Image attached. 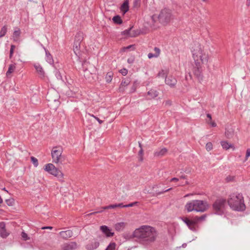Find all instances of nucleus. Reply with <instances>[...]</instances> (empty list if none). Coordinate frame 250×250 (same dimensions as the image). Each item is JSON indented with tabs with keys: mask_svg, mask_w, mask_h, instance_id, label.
<instances>
[{
	"mask_svg": "<svg viewBox=\"0 0 250 250\" xmlns=\"http://www.w3.org/2000/svg\"><path fill=\"white\" fill-rule=\"evenodd\" d=\"M192 58L194 61V66L193 67V73L198 80L202 83L205 82L203 74L202 65H207L209 60V56L203 49L202 46L197 44L192 50Z\"/></svg>",
	"mask_w": 250,
	"mask_h": 250,
	"instance_id": "1",
	"label": "nucleus"
},
{
	"mask_svg": "<svg viewBox=\"0 0 250 250\" xmlns=\"http://www.w3.org/2000/svg\"><path fill=\"white\" fill-rule=\"evenodd\" d=\"M133 236L138 239L141 244L147 245L155 240L157 232L155 229L152 227L142 226L135 230Z\"/></svg>",
	"mask_w": 250,
	"mask_h": 250,
	"instance_id": "2",
	"label": "nucleus"
},
{
	"mask_svg": "<svg viewBox=\"0 0 250 250\" xmlns=\"http://www.w3.org/2000/svg\"><path fill=\"white\" fill-rule=\"evenodd\" d=\"M228 203L230 208L234 210L243 211L246 208L242 194L234 193L230 195Z\"/></svg>",
	"mask_w": 250,
	"mask_h": 250,
	"instance_id": "3",
	"label": "nucleus"
},
{
	"mask_svg": "<svg viewBox=\"0 0 250 250\" xmlns=\"http://www.w3.org/2000/svg\"><path fill=\"white\" fill-rule=\"evenodd\" d=\"M208 208V205L205 201L195 200L188 202L185 205V209L188 212L196 211L203 212Z\"/></svg>",
	"mask_w": 250,
	"mask_h": 250,
	"instance_id": "4",
	"label": "nucleus"
},
{
	"mask_svg": "<svg viewBox=\"0 0 250 250\" xmlns=\"http://www.w3.org/2000/svg\"><path fill=\"white\" fill-rule=\"evenodd\" d=\"M63 148L60 146L53 147L51 150V157L52 162L56 164H62L65 160V157L63 155Z\"/></svg>",
	"mask_w": 250,
	"mask_h": 250,
	"instance_id": "5",
	"label": "nucleus"
},
{
	"mask_svg": "<svg viewBox=\"0 0 250 250\" xmlns=\"http://www.w3.org/2000/svg\"><path fill=\"white\" fill-rule=\"evenodd\" d=\"M226 207V200L223 198H219L215 200L212 205L214 213L218 215L224 214Z\"/></svg>",
	"mask_w": 250,
	"mask_h": 250,
	"instance_id": "6",
	"label": "nucleus"
},
{
	"mask_svg": "<svg viewBox=\"0 0 250 250\" xmlns=\"http://www.w3.org/2000/svg\"><path fill=\"white\" fill-rule=\"evenodd\" d=\"M44 170L49 174L57 177L60 181H63V174L52 163H49L45 166Z\"/></svg>",
	"mask_w": 250,
	"mask_h": 250,
	"instance_id": "7",
	"label": "nucleus"
},
{
	"mask_svg": "<svg viewBox=\"0 0 250 250\" xmlns=\"http://www.w3.org/2000/svg\"><path fill=\"white\" fill-rule=\"evenodd\" d=\"M172 19L173 16L171 11L167 8L162 9L158 15L159 22L164 25L169 22Z\"/></svg>",
	"mask_w": 250,
	"mask_h": 250,
	"instance_id": "8",
	"label": "nucleus"
},
{
	"mask_svg": "<svg viewBox=\"0 0 250 250\" xmlns=\"http://www.w3.org/2000/svg\"><path fill=\"white\" fill-rule=\"evenodd\" d=\"M165 83L170 87L174 88L177 83V80L173 76L169 75L166 77Z\"/></svg>",
	"mask_w": 250,
	"mask_h": 250,
	"instance_id": "9",
	"label": "nucleus"
},
{
	"mask_svg": "<svg viewBox=\"0 0 250 250\" xmlns=\"http://www.w3.org/2000/svg\"><path fill=\"white\" fill-rule=\"evenodd\" d=\"M77 248V244L75 242H71L68 243H65L62 246V250H73Z\"/></svg>",
	"mask_w": 250,
	"mask_h": 250,
	"instance_id": "10",
	"label": "nucleus"
},
{
	"mask_svg": "<svg viewBox=\"0 0 250 250\" xmlns=\"http://www.w3.org/2000/svg\"><path fill=\"white\" fill-rule=\"evenodd\" d=\"M100 229L107 237H111L114 235V232H112L111 229L106 226H101Z\"/></svg>",
	"mask_w": 250,
	"mask_h": 250,
	"instance_id": "11",
	"label": "nucleus"
},
{
	"mask_svg": "<svg viewBox=\"0 0 250 250\" xmlns=\"http://www.w3.org/2000/svg\"><path fill=\"white\" fill-rule=\"evenodd\" d=\"M60 235L61 236L65 239H67L73 236V232L71 230H67L65 231H62L60 232Z\"/></svg>",
	"mask_w": 250,
	"mask_h": 250,
	"instance_id": "12",
	"label": "nucleus"
},
{
	"mask_svg": "<svg viewBox=\"0 0 250 250\" xmlns=\"http://www.w3.org/2000/svg\"><path fill=\"white\" fill-rule=\"evenodd\" d=\"M99 242L97 241L94 240L88 244L86 248L88 250H93L97 249L99 246Z\"/></svg>",
	"mask_w": 250,
	"mask_h": 250,
	"instance_id": "13",
	"label": "nucleus"
},
{
	"mask_svg": "<svg viewBox=\"0 0 250 250\" xmlns=\"http://www.w3.org/2000/svg\"><path fill=\"white\" fill-rule=\"evenodd\" d=\"M5 228V223L4 222L0 223V235L3 238H5L8 235Z\"/></svg>",
	"mask_w": 250,
	"mask_h": 250,
	"instance_id": "14",
	"label": "nucleus"
},
{
	"mask_svg": "<svg viewBox=\"0 0 250 250\" xmlns=\"http://www.w3.org/2000/svg\"><path fill=\"white\" fill-rule=\"evenodd\" d=\"M34 67L40 77L41 78H43L44 77L45 73L41 65L39 63L35 64L34 65Z\"/></svg>",
	"mask_w": 250,
	"mask_h": 250,
	"instance_id": "15",
	"label": "nucleus"
},
{
	"mask_svg": "<svg viewBox=\"0 0 250 250\" xmlns=\"http://www.w3.org/2000/svg\"><path fill=\"white\" fill-rule=\"evenodd\" d=\"M117 208V204H114V205H109V206H105V207H103L102 208V209L99 210H97V211H95V212H92L91 213L88 214V215H92V214H95L97 213L102 212H103V210H104V209H112V208Z\"/></svg>",
	"mask_w": 250,
	"mask_h": 250,
	"instance_id": "16",
	"label": "nucleus"
},
{
	"mask_svg": "<svg viewBox=\"0 0 250 250\" xmlns=\"http://www.w3.org/2000/svg\"><path fill=\"white\" fill-rule=\"evenodd\" d=\"M198 219V216H195L192 220H191L192 223L191 225V230L193 231H196L197 230V224L200 221Z\"/></svg>",
	"mask_w": 250,
	"mask_h": 250,
	"instance_id": "17",
	"label": "nucleus"
},
{
	"mask_svg": "<svg viewBox=\"0 0 250 250\" xmlns=\"http://www.w3.org/2000/svg\"><path fill=\"white\" fill-rule=\"evenodd\" d=\"M21 30L18 28H17V30H15L14 31L12 39L14 42H17L19 41V37L21 35Z\"/></svg>",
	"mask_w": 250,
	"mask_h": 250,
	"instance_id": "18",
	"label": "nucleus"
},
{
	"mask_svg": "<svg viewBox=\"0 0 250 250\" xmlns=\"http://www.w3.org/2000/svg\"><path fill=\"white\" fill-rule=\"evenodd\" d=\"M154 50L155 51V53H150L148 54L147 56L149 59L157 58L159 56L160 53V49L159 48L155 47L154 49Z\"/></svg>",
	"mask_w": 250,
	"mask_h": 250,
	"instance_id": "19",
	"label": "nucleus"
},
{
	"mask_svg": "<svg viewBox=\"0 0 250 250\" xmlns=\"http://www.w3.org/2000/svg\"><path fill=\"white\" fill-rule=\"evenodd\" d=\"M167 151L166 148H163L160 150H158L154 152V156L157 157H161L165 155Z\"/></svg>",
	"mask_w": 250,
	"mask_h": 250,
	"instance_id": "20",
	"label": "nucleus"
},
{
	"mask_svg": "<svg viewBox=\"0 0 250 250\" xmlns=\"http://www.w3.org/2000/svg\"><path fill=\"white\" fill-rule=\"evenodd\" d=\"M172 188H169L167 189H162L161 190L155 189L154 190V192L153 193L152 195L154 196H156L162 194L170 190Z\"/></svg>",
	"mask_w": 250,
	"mask_h": 250,
	"instance_id": "21",
	"label": "nucleus"
},
{
	"mask_svg": "<svg viewBox=\"0 0 250 250\" xmlns=\"http://www.w3.org/2000/svg\"><path fill=\"white\" fill-rule=\"evenodd\" d=\"M130 83V79L128 78H124L122 80L121 86L120 87V90L123 91L124 89H122L123 87H125L127 86Z\"/></svg>",
	"mask_w": 250,
	"mask_h": 250,
	"instance_id": "22",
	"label": "nucleus"
},
{
	"mask_svg": "<svg viewBox=\"0 0 250 250\" xmlns=\"http://www.w3.org/2000/svg\"><path fill=\"white\" fill-rule=\"evenodd\" d=\"M81 46V43L78 42H74L73 50L75 54L78 55L80 53V49Z\"/></svg>",
	"mask_w": 250,
	"mask_h": 250,
	"instance_id": "23",
	"label": "nucleus"
},
{
	"mask_svg": "<svg viewBox=\"0 0 250 250\" xmlns=\"http://www.w3.org/2000/svg\"><path fill=\"white\" fill-rule=\"evenodd\" d=\"M125 226L124 222H120L115 224V229L117 231H120L123 230Z\"/></svg>",
	"mask_w": 250,
	"mask_h": 250,
	"instance_id": "24",
	"label": "nucleus"
},
{
	"mask_svg": "<svg viewBox=\"0 0 250 250\" xmlns=\"http://www.w3.org/2000/svg\"><path fill=\"white\" fill-rule=\"evenodd\" d=\"M147 95L150 96V99H152L158 96V92L155 89H150L147 92Z\"/></svg>",
	"mask_w": 250,
	"mask_h": 250,
	"instance_id": "25",
	"label": "nucleus"
},
{
	"mask_svg": "<svg viewBox=\"0 0 250 250\" xmlns=\"http://www.w3.org/2000/svg\"><path fill=\"white\" fill-rule=\"evenodd\" d=\"M131 29H132V27H130L128 29L124 30V31H123L122 32V35L126 36H128V37H135L136 36V35L134 33L132 34L131 33Z\"/></svg>",
	"mask_w": 250,
	"mask_h": 250,
	"instance_id": "26",
	"label": "nucleus"
},
{
	"mask_svg": "<svg viewBox=\"0 0 250 250\" xmlns=\"http://www.w3.org/2000/svg\"><path fill=\"white\" fill-rule=\"evenodd\" d=\"M221 145L222 147L226 150H228L229 148L233 147V146L231 144H230L228 142L225 141H222L221 142Z\"/></svg>",
	"mask_w": 250,
	"mask_h": 250,
	"instance_id": "27",
	"label": "nucleus"
},
{
	"mask_svg": "<svg viewBox=\"0 0 250 250\" xmlns=\"http://www.w3.org/2000/svg\"><path fill=\"white\" fill-rule=\"evenodd\" d=\"M83 33L82 32H78L77 33L74 42H78L81 43L82 41L83 40Z\"/></svg>",
	"mask_w": 250,
	"mask_h": 250,
	"instance_id": "28",
	"label": "nucleus"
},
{
	"mask_svg": "<svg viewBox=\"0 0 250 250\" xmlns=\"http://www.w3.org/2000/svg\"><path fill=\"white\" fill-rule=\"evenodd\" d=\"M128 1L125 0L123 4L121 6V10L124 13H126L128 10Z\"/></svg>",
	"mask_w": 250,
	"mask_h": 250,
	"instance_id": "29",
	"label": "nucleus"
},
{
	"mask_svg": "<svg viewBox=\"0 0 250 250\" xmlns=\"http://www.w3.org/2000/svg\"><path fill=\"white\" fill-rule=\"evenodd\" d=\"M15 68H16V66H15V64H11L10 65H9L8 69L6 73V76H8L12 73H13L14 71Z\"/></svg>",
	"mask_w": 250,
	"mask_h": 250,
	"instance_id": "30",
	"label": "nucleus"
},
{
	"mask_svg": "<svg viewBox=\"0 0 250 250\" xmlns=\"http://www.w3.org/2000/svg\"><path fill=\"white\" fill-rule=\"evenodd\" d=\"M181 219L188 226V228L191 229V225L192 224L191 220L187 217H183Z\"/></svg>",
	"mask_w": 250,
	"mask_h": 250,
	"instance_id": "31",
	"label": "nucleus"
},
{
	"mask_svg": "<svg viewBox=\"0 0 250 250\" xmlns=\"http://www.w3.org/2000/svg\"><path fill=\"white\" fill-rule=\"evenodd\" d=\"M46 53V61L50 64H52L53 63V60L51 55V54L49 53L48 51L45 50Z\"/></svg>",
	"mask_w": 250,
	"mask_h": 250,
	"instance_id": "32",
	"label": "nucleus"
},
{
	"mask_svg": "<svg viewBox=\"0 0 250 250\" xmlns=\"http://www.w3.org/2000/svg\"><path fill=\"white\" fill-rule=\"evenodd\" d=\"M114 23L120 24L122 23V20L120 16L117 15L114 16L112 19Z\"/></svg>",
	"mask_w": 250,
	"mask_h": 250,
	"instance_id": "33",
	"label": "nucleus"
},
{
	"mask_svg": "<svg viewBox=\"0 0 250 250\" xmlns=\"http://www.w3.org/2000/svg\"><path fill=\"white\" fill-rule=\"evenodd\" d=\"M113 77V73L112 72H109L107 73L105 76L106 82L109 83L111 82Z\"/></svg>",
	"mask_w": 250,
	"mask_h": 250,
	"instance_id": "34",
	"label": "nucleus"
},
{
	"mask_svg": "<svg viewBox=\"0 0 250 250\" xmlns=\"http://www.w3.org/2000/svg\"><path fill=\"white\" fill-rule=\"evenodd\" d=\"M7 28L6 25H4L0 31V38L4 37L6 34Z\"/></svg>",
	"mask_w": 250,
	"mask_h": 250,
	"instance_id": "35",
	"label": "nucleus"
},
{
	"mask_svg": "<svg viewBox=\"0 0 250 250\" xmlns=\"http://www.w3.org/2000/svg\"><path fill=\"white\" fill-rule=\"evenodd\" d=\"M167 72L166 71H165L164 70H161L158 73L157 77H161V78H165L166 79V77L167 76Z\"/></svg>",
	"mask_w": 250,
	"mask_h": 250,
	"instance_id": "36",
	"label": "nucleus"
},
{
	"mask_svg": "<svg viewBox=\"0 0 250 250\" xmlns=\"http://www.w3.org/2000/svg\"><path fill=\"white\" fill-rule=\"evenodd\" d=\"M5 202L8 206H13L15 204V200L13 198H11L10 199H6L5 200Z\"/></svg>",
	"mask_w": 250,
	"mask_h": 250,
	"instance_id": "37",
	"label": "nucleus"
},
{
	"mask_svg": "<svg viewBox=\"0 0 250 250\" xmlns=\"http://www.w3.org/2000/svg\"><path fill=\"white\" fill-rule=\"evenodd\" d=\"M116 244L115 243H110L105 250H115Z\"/></svg>",
	"mask_w": 250,
	"mask_h": 250,
	"instance_id": "38",
	"label": "nucleus"
},
{
	"mask_svg": "<svg viewBox=\"0 0 250 250\" xmlns=\"http://www.w3.org/2000/svg\"><path fill=\"white\" fill-rule=\"evenodd\" d=\"M31 161L35 167H37L38 166V165H39L38 160L36 158H35L33 156L31 157Z\"/></svg>",
	"mask_w": 250,
	"mask_h": 250,
	"instance_id": "39",
	"label": "nucleus"
},
{
	"mask_svg": "<svg viewBox=\"0 0 250 250\" xmlns=\"http://www.w3.org/2000/svg\"><path fill=\"white\" fill-rule=\"evenodd\" d=\"M15 47H16V46L15 45H13V44L11 45L10 50V55H9L10 58H11L12 57Z\"/></svg>",
	"mask_w": 250,
	"mask_h": 250,
	"instance_id": "40",
	"label": "nucleus"
},
{
	"mask_svg": "<svg viewBox=\"0 0 250 250\" xmlns=\"http://www.w3.org/2000/svg\"><path fill=\"white\" fill-rule=\"evenodd\" d=\"M206 149L210 151L212 149V145L210 142L208 143L206 146Z\"/></svg>",
	"mask_w": 250,
	"mask_h": 250,
	"instance_id": "41",
	"label": "nucleus"
},
{
	"mask_svg": "<svg viewBox=\"0 0 250 250\" xmlns=\"http://www.w3.org/2000/svg\"><path fill=\"white\" fill-rule=\"evenodd\" d=\"M88 115H89V116L90 117H93L94 118H95L98 122L99 124H101L102 123H103V121L102 120H101L99 118H98V117L95 116L93 114H91L90 113H88Z\"/></svg>",
	"mask_w": 250,
	"mask_h": 250,
	"instance_id": "42",
	"label": "nucleus"
},
{
	"mask_svg": "<svg viewBox=\"0 0 250 250\" xmlns=\"http://www.w3.org/2000/svg\"><path fill=\"white\" fill-rule=\"evenodd\" d=\"M123 76H126L128 73V70L126 68H123L119 71Z\"/></svg>",
	"mask_w": 250,
	"mask_h": 250,
	"instance_id": "43",
	"label": "nucleus"
},
{
	"mask_svg": "<svg viewBox=\"0 0 250 250\" xmlns=\"http://www.w3.org/2000/svg\"><path fill=\"white\" fill-rule=\"evenodd\" d=\"M21 237L24 240H27L29 239L28 235L24 232H22L21 233Z\"/></svg>",
	"mask_w": 250,
	"mask_h": 250,
	"instance_id": "44",
	"label": "nucleus"
},
{
	"mask_svg": "<svg viewBox=\"0 0 250 250\" xmlns=\"http://www.w3.org/2000/svg\"><path fill=\"white\" fill-rule=\"evenodd\" d=\"M151 19L153 23H155L157 20H158V16L153 15L151 17Z\"/></svg>",
	"mask_w": 250,
	"mask_h": 250,
	"instance_id": "45",
	"label": "nucleus"
},
{
	"mask_svg": "<svg viewBox=\"0 0 250 250\" xmlns=\"http://www.w3.org/2000/svg\"><path fill=\"white\" fill-rule=\"evenodd\" d=\"M55 75L58 79L62 80V77L60 71L58 70L56 71Z\"/></svg>",
	"mask_w": 250,
	"mask_h": 250,
	"instance_id": "46",
	"label": "nucleus"
},
{
	"mask_svg": "<svg viewBox=\"0 0 250 250\" xmlns=\"http://www.w3.org/2000/svg\"><path fill=\"white\" fill-rule=\"evenodd\" d=\"M138 204V202H133V203H130L129 204H127V205H125V207H132L136 205H137Z\"/></svg>",
	"mask_w": 250,
	"mask_h": 250,
	"instance_id": "47",
	"label": "nucleus"
},
{
	"mask_svg": "<svg viewBox=\"0 0 250 250\" xmlns=\"http://www.w3.org/2000/svg\"><path fill=\"white\" fill-rule=\"evenodd\" d=\"M207 215V214H203L201 215V216H198V220H199L200 221H204L206 219Z\"/></svg>",
	"mask_w": 250,
	"mask_h": 250,
	"instance_id": "48",
	"label": "nucleus"
},
{
	"mask_svg": "<svg viewBox=\"0 0 250 250\" xmlns=\"http://www.w3.org/2000/svg\"><path fill=\"white\" fill-rule=\"evenodd\" d=\"M140 0H133L134 7H138L140 4Z\"/></svg>",
	"mask_w": 250,
	"mask_h": 250,
	"instance_id": "49",
	"label": "nucleus"
},
{
	"mask_svg": "<svg viewBox=\"0 0 250 250\" xmlns=\"http://www.w3.org/2000/svg\"><path fill=\"white\" fill-rule=\"evenodd\" d=\"M143 154V148H141L140 149V150L139 151V155L140 156V160L141 161H143V157H142Z\"/></svg>",
	"mask_w": 250,
	"mask_h": 250,
	"instance_id": "50",
	"label": "nucleus"
},
{
	"mask_svg": "<svg viewBox=\"0 0 250 250\" xmlns=\"http://www.w3.org/2000/svg\"><path fill=\"white\" fill-rule=\"evenodd\" d=\"M250 156V148H248L246 151V161L247 160L248 158Z\"/></svg>",
	"mask_w": 250,
	"mask_h": 250,
	"instance_id": "51",
	"label": "nucleus"
},
{
	"mask_svg": "<svg viewBox=\"0 0 250 250\" xmlns=\"http://www.w3.org/2000/svg\"><path fill=\"white\" fill-rule=\"evenodd\" d=\"M225 135L227 138H229L231 136V134L229 131L228 130L225 132Z\"/></svg>",
	"mask_w": 250,
	"mask_h": 250,
	"instance_id": "52",
	"label": "nucleus"
},
{
	"mask_svg": "<svg viewBox=\"0 0 250 250\" xmlns=\"http://www.w3.org/2000/svg\"><path fill=\"white\" fill-rule=\"evenodd\" d=\"M136 86L135 84L133 85L132 87L131 88L130 92L133 93L134 92L136 91Z\"/></svg>",
	"mask_w": 250,
	"mask_h": 250,
	"instance_id": "53",
	"label": "nucleus"
},
{
	"mask_svg": "<svg viewBox=\"0 0 250 250\" xmlns=\"http://www.w3.org/2000/svg\"><path fill=\"white\" fill-rule=\"evenodd\" d=\"M212 127H215L216 126V124L214 122H212L210 121V122H208Z\"/></svg>",
	"mask_w": 250,
	"mask_h": 250,
	"instance_id": "54",
	"label": "nucleus"
},
{
	"mask_svg": "<svg viewBox=\"0 0 250 250\" xmlns=\"http://www.w3.org/2000/svg\"><path fill=\"white\" fill-rule=\"evenodd\" d=\"M161 184H158V185H155L153 187H152V188L153 190H154L155 189H156L157 188H161Z\"/></svg>",
	"mask_w": 250,
	"mask_h": 250,
	"instance_id": "55",
	"label": "nucleus"
},
{
	"mask_svg": "<svg viewBox=\"0 0 250 250\" xmlns=\"http://www.w3.org/2000/svg\"><path fill=\"white\" fill-rule=\"evenodd\" d=\"M134 62V59L133 58H128L127 59V62L129 63H133Z\"/></svg>",
	"mask_w": 250,
	"mask_h": 250,
	"instance_id": "56",
	"label": "nucleus"
},
{
	"mask_svg": "<svg viewBox=\"0 0 250 250\" xmlns=\"http://www.w3.org/2000/svg\"><path fill=\"white\" fill-rule=\"evenodd\" d=\"M117 207L119 208H126L125 205H124L123 203L117 204Z\"/></svg>",
	"mask_w": 250,
	"mask_h": 250,
	"instance_id": "57",
	"label": "nucleus"
},
{
	"mask_svg": "<svg viewBox=\"0 0 250 250\" xmlns=\"http://www.w3.org/2000/svg\"><path fill=\"white\" fill-rule=\"evenodd\" d=\"M179 181V179L177 178H172L170 179V182H177Z\"/></svg>",
	"mask_w": 250,
	"mask_h": 250,
	"instance_id": "58",
	"label": "nucleus"
},
{
	"mask_svg": "<svg viewBox=\"0 0 250 250\" xmlns=\"http://www.w3.org/2000/svg\"><path fill=\"white\" fill-rule=\"evenodd\" d=\"M42 229H52V227H42Z\"/></svg>",
	"mask_w": 250,
	"mask_h": 250,
	"instance_id": "59",
	"label": "nucleus"
},
{
	"mask_svg": "<svg viewBox=\"0 0 250 250\" xmlns=\"http://www.w3.org/2000/svg\"><path fill=\"white\" fill-rule=\"evenodd\" d=\"M207 116L211 121V115L210 114L208 113V114H207Z\"/></svg>",
	"mask_w": 250,
	"mask_h": 250,
	"instance_id": "60",
	"label": "nucleus"
},
{
	"mask_svg": "<svg viewBox=\"0 0 250 250\" xmlns=\"http://www.w3.org/2000/svg\"><path fill=\"white\" fill-rule=\"evenodd\" d=\"M227 180L228 181H231V179L230 178V177H228L227 178Z\"/></svg>",
	"mask_w": 250,
	"mask_h": 250,
	"instance_id": "61",
	"label": "nucleus"
},
{
	"mask_svg": "<svg viewBox=\"0 0 250 250\" xmlns=\"http://www.w3.org/2000/svg\"><path fill=\"white\" fill-rule=\"evenodd\" d=\"M139 147L140 148V149L143 148L142 146L141 143H139Z\"/></svg>",
	"mask_w": 250,
	"mask_h": 250,
	"instance_id": "62",
	"label": "nucleus"
},
{
	"mask_svg": "<svg viewBox=\"0 0 250 250\" xmlns=\"http://www.w3.org/2000/svg\"><path fill=\"white\" fill-rule=\"evenodd\" d=\"M2 202H3V200H2V198L1 197V196H0V204L2 203Z\"/></svg>",
	"mask_w": 250,
	"mask_h": 250,
	"instance_id": "63",
	"label": "nucleus"
},
{
	"mask_svg": "<svg viewBox=\"0 0 250 250\" xmlns=\"http://www.w3.org/2000/svg\"><path fill=\"white\" fill-rule=\"evenodd\" d=\"M247 5L249 6L250 5V0H248L247 2Z\"/></svg>",
	"mask_w": 250,
	"mask_h": 250,
	"instance_id": "64",
	"label": "nucleus"
}]
</instances>
